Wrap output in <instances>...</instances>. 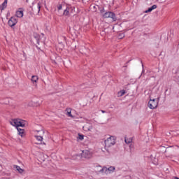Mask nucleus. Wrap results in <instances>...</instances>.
I'll list each match as a JSON object with an SVG mask.
<instances>
[{"mask_svg":"<svg viewBox=\"0 0 179 179\" xmlns=\"http://www.w3.org/2000/svg\"><path fill=\"white\" fill-rule=\"evenodd\" d=\"M125 37V34H120V35H119V38H124Z\"/></svg>","mask_w":179,"mask_h":179,"instance_id":"obj_23","label":"nucleus"},{"mask_svg":"<svg viewBox=\"0 0 179 179\" xmlns=\"http://www.w3.org/2000/svg\"><path fill=\"white\" fill-rule=\"evenodd\" d=\"M115 137L111 136L105 140V150H106L108 155H110L111 150L110 148L115 145Z\"/></svg>","mask_w":179,"mask_h":179,"instance_id":"obj_2","label":"nucleus"},{"mask_svg":"<svg viewBox=\"0 0 179 179\" xmlns=\"http://www.w3.org/2000/svg\"><path fill=\"white\" fill-rule=\"evenodd\" d=\"M35 138L36 140H38V142H43V136H35Z\"/></svg>","mask_w":179,"mask_h":179,"instance_id":"obj_17","label":"nucleus"},{"mask_svg":"<svg viewBox=\"0 0 179 179\" xmlns=\"http://www.w3.org/2000/svg\"><path fill=\"white\" fill-rule=\"evenodd\" d=\"M31 80L34 83H36V82H37V80H38V77L37 76H32Z\"/></svg>","mask_w":179,"mask_h":179,"instance_id":"obj_15","label":"nucleus"},{"mask_svg":"<svg viewBox=\"0 0 179 179\" xmlns=\"http://www.w3.org/2000/svg\"><path fill=\"white\" fill-rule=\"evenodd\" d=\"M66 111L67 113L68 117H71V118H73V115H72V113L71 112V109H66Z\"/></svg>","mask_w":179,"mask_h":179,"instance_id":"obj_16","label":"nucleus"},{"mask_svg":"<svg viewBox=\"0 0 179 179\" xmlns=\"http://www.w3.org/2000/svg\"><path fill=\"white\" fill-rule=\"evenodd\" d=\"M134 144L131 143V144L129 145L130 152H132V150H134Z\"/></svg>","mask_w":179,"mask_h":179,"instance_id":"obj_21","label":"nucleus"},{"mask_svg":"<svg viewBox=\"0 0 179 179\" xmlns=\"http://www.w3.org/2000/svg\"><path fill=\"white\" fill-rule=\"evenodd\" d=\"M173 179H179V178L176 176V177H173Z\"/></svg>","mask_w":179,"mask_h":179,"instance_id":"obj_25","label":"nucleus"},{"mask_svg":"<svg viewBox=\"0 0 179 179\" xmlns=\"http://www.w3.org/2000/svg\"><path fill=\"white\" fill-rule=\"evenodd\" d=\"M16 16L17 17H23V10H17L16 11Z\"/></svg>","mask_w":179,"mask_h":179,"instance_id":"obj_12","label":"nucleus"},{"mask_svg":"<svg viewBox=\"0 0 179 179\" xmlns=\"http://www.w3.org/2000/svg\"><path fill=\"white\" fill-rule=\"evenodd\" d=\"M103 17H105L106 19L110 17V19H113V22L117 21V17L115 16V13H114L113 12H111V11L105 13L103 15Z\"/></svg>","mask_w":179,"mask_h":179,"instance_id":"obj_4","label":"nucleus"},{"mask_svg":"<svg viewBox=\"0 0 179 179\" xmlns=\"http://www.w3.org/2000/svg\"><path fill=\"white\" fill-rule=\"evenodd\" d=\"M17 23V17H11L8 22V26H10V27H13L14 26H16Z\"/></svg>","mask_w":179,"mask_h":179,"instance_id":"obj_5","label":"nucleus"},{"mask_svg":"<svg viewBox=\"0 0 179 179\" xmlns=\"http://www.w3.org/2000/svg\"><path fill=\"white\" fill-rule=\"evenodd\" d=\"M37 8H38V12H40V9H41V3H38Z\"/></svg>","mask_w":179,"mask_h":179,"instance_id":"obj_20","label":"nucleus"},{"mask_svg":"<svg viewBox=\"0 0 179 179\" xmlns=\"http://www.w3.org/2000/svg\"><path fill=\"white\" fill-rule=\"evenodd\" d=\"M82 157H84V159H90L92 156H93V154L92 152L85 150L83 151V153L81 155Z\"/></svg>","mask_w":179,"mask_h":179,"instance_id":"obj_6","label":"nucleus"},{"mask_svg":"<svg viewBox=\"0 0 179 179\" xmlns=\"http://www.w3.org/2000/svg\"><path fill=\"white\" fill-rule=\"evenodd\" d=\"M6 6H8V0H5L3 3L0 6V10H4Z\"/></svg>","mask_w":179,"mask_h":179,"instance_id":"obj_10","label":"nucleus"},{"mask_svg":"<svg viewBox=\"0 0 179 179\" xmlns=\"http://www.w3.org/2000/svg\"><path fill=\"white\" fill-rule=\"evenodd\" d=\"M158 104H159V99H150L148 102V107L149 108H150V110H155V108H157Z\"/></svg>","mask_w":179,"mask_h":179,"instance_id":"obj_3","label":"nucleus"},{"mask_svg":"<svg viewBox=\"0 0 179 179\" xmlns=\"http://www.w3.org/2000/svg\"><path fill=\"white\" fill-rule=\"evenodd\" d=\"M14 169H15V170H17V171L20 174H24L25 173V171H24V169L20 168V166H19L17 165H14Z\"/></svg>","mask_w":179,"mask_h":179,"instance_id":"obj_9","label":"nucleus"},{"mask_svg":"<svg viewBox=\"0 0 179 179\" xmlns=\"http://www.w3.org/2000/svg\"><path fill=\"white\" fill-rule=\"evenodd\" d=\"M63 15L64 16H69V8H66V9L64 10ZM60 16H62V14H60Z\"/></svg>","mask_w":179,"mask_h":179,"instance_id":"obj_14","label":"nucleus"},{"mask_svg":"<svg viewBox=\"0 0 179 179\" xmlns=\"http://www.w3.org/2000/svg\"><path fill=\"white\" fill-rule=\"evenodd\" d=\"M5 104H8V102L5 103Z\"/></svg>","mask_w":179,"mask_h":179,"instance_id":"obj_28","label":"nucleus"},{"mask_svg":"<svg viewBox=\"0 0 179 179\" xmlns=\"http://www.w3.org/2000/svg\"><path fill=\"white\" fill-rule=\"evenodd\" d=\"M101 113H106L105 110H101Z\"/></svg>","mask_w":179,"mask_h":179,"instance_id":"obj_26","label":"nucleus"},{"mask_svg":"<svg viewBox=\"0 0 179 179\" xmlns=\"http://www.w3.org/2000/svg\"><path fill=\"white\" fill-rule=\"evenodd\" d=\"M157 8V5H153L152 7L149 8L148 10H145V13H149V12H152V10L156 9Z\"/></svg>","mask_w":179,"mask_h":179,"instance_id":"obj_11","label":"nucleus"},{"mask_svg":"<svg viewBox=\"0 0 179 179\" xmlns=\"http://www.w3.org/2000/svg\"><path fill=\"white\" fill-rule=\"evenodd\" d=\"M62 9V4H59L57 6V10H61Z\"/></svg>","mask_w":179,"mask_h":179,"instance_id":"obj_22","label":"nucleus"},{"mask_svg":"<svg viewBox=\"0 0 179 179\" xmlns=\"http://www.w3.org/2000/svg\"><path fill=\"white\" fill-rule=\"evenodd\" d=\"M124 142L127 145H129V143H132V139L131 138H125Z\"/></svg>","mask_w":179,"mask_h":179,"instance_id":"obj_18","label":"nucleus"},{"mask_svg":"<svg viewBox=\"0 0 179 179\" xmlns=\"http://www.w3.org/2000/svg\"><path fill=\"white\" fill-rule=\"evenodd\" d=\"M83 129L88 132L89 131H92L93 129V126L90 124H86L84 127H83Z\"/></svg>","mask_w":179,"mask_h":179,"instance_id":"obj_8","label":"nucleus"},{"mask_svg":"<svg viewBox=\"0 0 179 179\" xmlns=\"http://www.w3.org/2000/svg\"><path fill=\"white\" fill-rule=\"evenodd\" d=\"M85 138V136L80 134H78V139H80V141H83V138Z\"/></svg>","mask_w":179,"mask_h":179,"instance_id":"obj_19","label":"nucleus"},{"mask_svg":"<svg viewBox=\"0 0 179 179\" xmlns=\"http://www.w3.org/2000/svg\"><path fill=\"white\" fill-rule=\"evenodd\" d=\"M126 92L124 90H122L117 92V97H122L125 94Z\"/></svg>","mask_w":179,"mask_h":179,"instance_id":"obj_13","label":"nucleus"},{"mask_svg":"<svg viewBox=\"0 0 179 179\" xmlns=\"http://www.w3.org/2000/svg\"><path fill=\"white\" fill-rule=\"evenodd\" d=\"M37 132H41L40 131H37Z\"/></svg>","mask_w":179,"mask_h":179,"instance_id":"obj_29","label":"nucleus"},{"mask_svg":"<svg viewBox=\"0 0 179 179\" xmlns=\"http://www.w3.org/2000/svg\"><path fill=\"white\" fill-rule=\"evenodd\" d=\"M10 124L13 125V127H15L18 131V134L20 136H24V129L20 128L19 127H24L26 125V121L22 119H13L10 121Z\"/></svg>","mask_w":179,"mask_h":179,"instance_id":"obj_1","label":"nucleus"},{"mask_svg":"<svg viewBox=\"0 0 179 179\" xmlns=\"http://www.w3.org/2000/svg\"><path fill=\"white\" fill-rule=\"evenodd\" d=\"M20 9V10H22V9H23V8H19Z\"/></svg>","mask_w":179,"mask_h":179,"instance_id":"obj_27","label":"nucleus"},{"mask_svg":"<svg viewBox=\"0 0 179 179\" xmlns=\"http://www.w3.org/2000/svg\"><path fill=\"white\" fill-rule=\"evenodd\" d=\"M36 43H37V44H40V39L37 38L36 39Z\"/></svg>","mask_w":179,"mask_h":179,"instance_id":"obj_24","label":"nucleus"},{"mask_svg":"<svg viewBox=\"0 0 179 179\" xmlns=\"http://www.w3.org/2000/svg\"><path fill=\"white\" fill-rule=\"evenodd\" d=\"M107 170H108V171H114V170H115V167L114 166H110L108 169L106 166H104L103 168H102L99 171L100 173H104L106 171H107Z\"/></svg>","mask_w":179,"mask_h":179,"instance_id":"obj_7","label":"nucleus"}]
</instances>
